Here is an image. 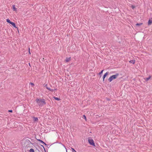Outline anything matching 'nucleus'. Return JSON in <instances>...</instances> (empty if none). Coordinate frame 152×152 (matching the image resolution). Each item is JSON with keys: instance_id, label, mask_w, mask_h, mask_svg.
Segmentation results:
<instances>
[{"instance_id": "nucleus-1", "label": "nucleus", "mask_w": 152, "mask_h": 152, "mask_svg": "<svg viewBox=\"0 0 152 152\" xmlns=\"http://www.w3.org/2000/svg\"><path fill=\"white\" fill-rule=\"evenodd\" d=\"M36 102L38 106L40 107H42L46 104L44 99H36Z\"/></svg>"}, {"instance_id": "nucleus-2", "label": "nucleus", "mask_w": 152, "mask_h": 152, "mask_svg": "<svg viewBox=\"0 0 152 152\" xmlns=\"http://www.w3.org/2000/svg\"><path fill=\"white\" fill-rule=\"evenodd\" d=\"M119 75L118 74H117L110 76L108 79V81L110 82H111L113 80L116 79Z\"/></svg>"}, {"instance_id": "nucleus-3", "label": "nucleus", "mask_w": 152, "mask_h": 152, "mask_svg": "<svg viewBox=\"0 0 152 152\" xmlns=\"http://www.w3.org/2000/svg\"><path fill=\"white\" fill-rule=\"evenodd\" d=\"M88 142H89V144L90 145H92L93 146H95V144L94 142V141L93 139H88Z\"/></svg>"}, {"instance_id": "nucleus-4", "label": "nucleus", "mask_w": 152, "mask_h": 152, "mask_svg": "<svg viewBox=\"0 0 152 152\" xmlns=\"http://www.w3.org/2000/svg\"><path fill=\"white\" fill-rule=\"evenodd\" d=\"M45 87L48 90L52 92H53L54 90H56V89H51L50 88L48 87L47 84H46L45 85Z\"/></svg>"}, {"instance_id": "nucleus-5", "label": "nucleus", "mask_w": 152, "mask_h": 152, "mask_svg": "<svg viewBox=\"0 0 152 152\" xmlns=\"http://www.w3.org/2000/svg\"><path fill=\"white\" fill-rule=\"evenodd\" d=\"M108 73H109V72H107L105 74H104V75H103V82H104L105 78L108 75Z\"/></svg>"}, {"instance_id": "nucleus-6", "label": "nucleus", "mask_w": 152, "mask_h": 152, "mask_svg": "<svg viewBox=\"0 0 152 152\" xmlns=\"http://www.w3.org/2000/svg\"><path fill=\"white\" fill-rule=\"evenodd\" d=\"M152 23V18L151 19H149L148 22V25L149 26Z\"/></svg>"}, {"instance_id": "nucleus-7", "label": "nucleus", "mask_w": 152, "mask_h": 152, "mask_svg": "<svg viewBox=\"0 0 152 152\" xmlns=\"http://www.w3.org/2000/svg\"><path fill=\"white\" fill-rule=\"evenodd\" d=\"M37 140L39 141L41 143H42L43 144L45 145H47V144L45 143V142H44L43 141H42V140H40V139H37Z\"/></svg>"}, {"instance_id": "nucleus-8", "label": "nucleus", "mask_w": 152, "mask_h": 152, "mask_svg": "<svg viewBox=\"0 0 152 152\" xmlns=\"http://www.w3.org/2000/svg\"><path fill=\"white\" fill-rule=\"evenodd\" d=\"M71 59V57H70L69 58H67V57L66 58V59H65V61H66V62H68Z\"/></svg>"}, {"instance_id": "nucleus-9", "label": "nucleus", "mask_w": 152, "mask_h": 152, "mask_svg": "<svg viewBox=\"0 0 152 152\" xmlns=\"http://www.w3.org/2000/svg\"><path fill=\"white\" fill-rule=\"evenodd\" d=\"M135 60H131L129 61V62L131 64H134L135 63Z\"/></svg>"}, {"instance_id": "nucleus-10", "label": "nucleus", "mask_w": 152, "mask_h": 152, "mask_svg": "<svg viewBox=\"0 0 152 152\" xmlns=\"http://www.w3.org/2000/svg\"><path fill=\"white\" fill-rule=\"evenodd\" d=\"M10 24H11L15 28H17V27L16 26L15 24L14 23L12 22Z\"/></svg>"}, {"instance_id": "nucleus-11", "label": "nucleus", "mask_w": 152, "mask_h": 152, "mask_svg": "<svg viewBox=\"0 0 152 152\" xmlns=\"http://www.w3.org/2000/svg\"><path fill=\"white\" fill-rule=\"evenodd\" d=\"M151 76L150 75L148 77L146 78H145L144 79L146 81H148L151 78Z\"/></svg>"}, {"instance_id": "nucleus-12", "label": "nucleus", "mask_w": 152, "mask_h": 152, "mask_svg": "<svg viewBox=\"0 0 152 152\" xmlns=\"http://www.w3.org/2000/svg\"><path fill=\"white\" fill-rule=\"evenodd\" d=\"M12 7H13V10L14 11H16L17 10L16 8L15 7V5H12Z\"/></svg>"}, {"instance_id": "nucleus-13", "label": "nucleus", "mask_w": 152, "mask_h": 152, "mask_svg": "<svg viewBox=\"0 0 152 152\" xmlns=\"http://www.w3.org/2000/svg\"><path fill=\"white\" fill-rule=\"evenodd\" d=\"M104 71V70H102L99 73V74L100 75V77H101L102 76V74L103 72Z\"/></svg>"}, {"instance_id": "nucleus-14", "label": "nucleus", "mask_w": 152, "mask_h": 152, "mask_svg": "<svg viewBox=\"0 0 152 152\" xmlns=\"http://www.w3.org/2000/svg\"><path fill=\"white\" fill-rule=\"evenodd\" d=\"M34 121H35L37 122L38 121V119L37 118L35 117H34Z\"/></svg>"}, {"instance_id": "nucleus-15", "label": "nucleus", "mask_w": 152, "mask_h": 152, "mask_svg": "<svg viewBox=\"0 0 152 152\" xmlns=\"http://www.w3.org/2000/svg\"><path fill=\"white\" fill-rule=\"evenodd\" d=\"M54 98L57 101H59L60 100V99L58 98L55 97H54Z\"/></svg>"}, {"instance_id": "nucleus-16", "label": "nucleus", "mask_w": 152, "mask_h": 152, "mask_svg": "<svg viewBox=\"0 0 152 152\" xmlns=\"http://www.w3.org/2000/svg\"><path fill=\"white\" fill-rule=\"evenodd\" d=\"M6 21L7 22L9 23H11L12 22L11 21H10V20L8 19H7L6 20Z\"/></svg>"}, {"instance_id": "nucleus-17", "label": "nucleus", "mask_w": 152, "mask_h": 152, "mask_svg": "<svg viewBox=\"0 0 152 152\" xmlns=\"http://www.w3.org/2000/svg\"><path fill=\"white\" fill-rule=\"evenodd\" d=\"M142 23H137L136 25V26H139L141 25H142Z\"/></svg>"}, {"instance_id": "nucleus-18", "label": "nucleus", "mask_w": 152, "mask_h": 152, "mask_svg": "<svg viewBox=\"0 0 152 152\" xmlns=\"http://www.w3.org/2000/svg\"><path fill=\"white\" fill-rule=\"evenodd\" d=\"M29 151L30 152H34V150L32 148L30 149Z\"/></svg>"}, {"instance_id": "nucleus-19", "label": "nucleus", "mask_w": 152, "mask_h": 152, "mask_svg": "<svg viewBox=\"0 0 152 152\" xmlns=\"http://www.w3.org/2000/svg\"><path fill=\"white\" fill-rule=\"evenodd\" d=\"M83 118L86 120V121L87 120L86 117L85 115H83Z\"/></svg>"}, {"instance_id": "nucleus-20", "label": "nucleus", "mask_w": 152, "mask_h": 152, "mask_svg": "<svg viewBox=\"0 0 152 152\" xmlns=\"http://www.w3.org/2000/svg\"><path fill=\"white\" fill-rule=\"evenodd\" d=\"M71 148L72 149V152H77L74 148Z\"/></svg>"}, {"instance_id": "nucleus-21", "label": "nucleus", "mask_w": 152, "mask_h": 152, "mask_svg": "<svg viewBox=\"0 0 152 152\" xmlns=\"http://www.w3.org/2000/svg\"><path fill=\"white\" fill-rule=\"evenodd\" d=\"M131 7V8L133 9H134L135 7V6L134 5H132Z\"/></svg>"}, {"instance_id": "nucleus-22", "label": "nucleus", "mask_w": 152, "mask_h": 152, "mask_svg": "<svg viewBox=\"0 0 152 152\" xmlns=\"http://www.w3.org/2000/svg\"><path fill=\"white\" fill-rule=\"evenodd\" d=\"M28 143L30 144H32V142H31L29 140H28Z\"/></svg>"}, {"instance_id": "nucleus-23", "label": "nucleus", "mask_w": 152, "mask_h": 152, "mask_svg": "<svg viewBox=\"0 0 152 152\" xmlns=\"http://www.w3.org/2000/svg\"><path fill=\"white\" fill-rule=\"evenodd\" d=\"M30 84L31 85H32V86H34V84L33 83H30Z\"/></svg>"}, {"instance_id": "nucleus-24", "label": "nucleus", "mask_w": 152, "mask_h": 152, "mask_svg": "<svg viewBox=\"0 0 152 152\" xmlns=\"http://www.w3.org/2000/svg\"><path fill=\"white\" fill-rule=\"evenodd\" d=\"M8 112L10 113H12V110H8Z\"/></svg>"}, {"instance_id": "nucleus-25", "label": "nucleus", "mask_w": 152, "mask_h": 152, "mask_svg": "<svg viewBox=\"0 0 152 152\" xmlns=\"http://www.w3.org/2000/svg\"><path fill=\"white\" fill-rule=\"evenodd\" d=\"M61 143V145H63L64 147H65V149H66V151H67L66 149V148L65 146L63 144H62V143Z\"/></svg>"}, {"instance_id": "nucleus-26", "label": "nucleus", "mask_w": 152, "mask_h": 152, "mask_svg": "<svg viewBox=\"0 0 152 152\" xmlns=\"http://www.w3.org/2000/svg\"><path fill=\"white\" fill-rule=\"evenodd\" d=\"M61 143V145H63L64 147H65V149H66V151H67L66 149V148L65 146L63 144H62V143Z\"/></svg>"}, {"instance_id": "nucleus-27", "label": "nucleus", "mask_w": 152, "mask_h": 152, "mask_svg": "<svg viewBox=\"0 0 152 152\" xmlns=\"http://www.w3.org/2000/svg\"><path fill=\"white\" fill-rule=\"evenodd\" d=\"M41 146L42 147L44 148V150H45V148H44V146H43V145H41Z\"/></svg>"}, {"instance_id": "nucleus-28", "label": "nucleus", "mask_w": 152, "mask_h": 152, "mask_svg": "<svg viewBox=\"0 0 152 152\" xmlns=\"http://www.w3.org/2000/svg\"><path fill=\"white\" fill-rule=\"evenodd\" d=\"M29 54H31V53H30V48H29Z\"/></svg>"}, {"instance_id": "nucleus-29", "label": "nucleus", "mask_w": 152, "mask_h": 152, "mask_svg": "<svg viewBox=\"0 0 152 152\" xmlns=\"http://www.w3.org/2000/svg\"><path fill=\"white\" fill-rule=\"evenodd\" d=\"M106 99L108 101H109L110 100V99L109 98H106Z\"/></svg>"}]
</instances>
